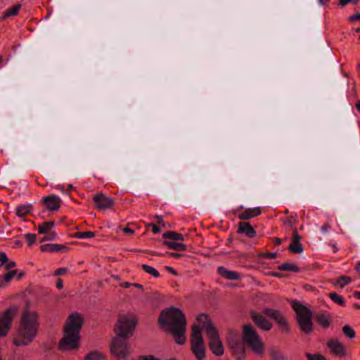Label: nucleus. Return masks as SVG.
<instances>
[{
    "label": "nucleus",
    "mask_w": 360,
    "mask_h": 360,
    "mask_svg": "<svg viewBox=\"0 0 360 360\" xmlns=\"http://www.w3.org/2000/svg\"><path fill=\"white\" fill-rule=\"evenodd\" d=\"M158 323L172 335L178 345L185 344L186 319L181 310L174 307L162 310L158 318Z\"/></svg>",
    "instance_id": "nucleus-1"
},
{
    "label": "nucleus",
    "mask_w": 360,
    "mask_h": 360,
    "mask_svg": "<svg viewBox=\"0 0 360 360\" xmlns=\"http://www.w3.org/2000/svg\"><path fill=\"white\" fill-rule=\"evenodd\" d=\"M84 321L81 314L77 312L70 314L64 326L63 337L58 343L60 351H69L79 346V333Z\"/></svg>",
    "instance_id": "nucleus-2"
},
{
    "label": "nucleus",
    "mask_w": 360,
    "mask_h": 360,
    "mask_svg": "<svg viewBox=\"0 0 360 360\" xmlns=\"http://www.w3.org/2000/svg\"><path fill=\"white\" fill-rule=\"evenodd\" d=\"M199 321H205L202 324V328L208 338V346L212 352L216 356H220L224 354V347L220 340L218 330L213 322L208 319L207 315L201 314L198 316Z\"/></svg>",
    "instance_id": "nucleus-3"
},
{
    "label": "nucleus",
    "mask_w": 360,
    "mask_h": 360,
    "mask_svg": "<svg viewBox=\"0 0 360 360\" xmlns=\"http://www.w3.org/2000/svg\"><path fill=\"white\" fill-rule=\"evenodd\" d=\"M291 306L295 312L300 330L304 334H311L314 330L311 311L298 301H293Z\"/></svg>",
    "instance_id": "nucleus-4"
},
{
    "label": "nucleus",
    "mask_w": 360,
    "mask_h": 360,
    "mask_svg": "<svg viewBox=\"0 0 360 360\" xmlns=\"http://www.w3.org/2000/svg\"><path fill=\"white\" fill-rule=\"evenodd\" d=\"M242 338L243 342L246 344L254 353L259 355L264 354V344L251 324L245 325L243 326Z\"/></svg>",
    "instance_id": "nucleus-5"
},
{
    "label": "nucleus",
    "mask_w": 360,
    "mask_h": 360,
    "mask_svg": "<svg viewBox=\"0 0 360 360\" xmlns=\"http://www.w3.org/2000/svg\"><path fill=\"white\" fill-rule=\"evenodd\" d=\"M226 340L236 359L237 360H244L245 359V347L244 343L241 342L239 332L235 329L229 330L226 334Z\"/></svg>",
    "instance_id": "nucleus-6"
},
{
    "label": "nucleus",
    "mask_w": 360,
    "mask_h": 360,
    "mask_svg": "<svg viewBox=\"0 0 360 360\" xmlns=\"http://www.w3.org/2000/svg\"><path fill=\"white\" fill-rule=\"evenodd\" d=\"M137 324V319L133 316L122 315L118 318L115 326L116 335L130 338Z\"/></svg>",
    "instance_id": "nucleus-7"
},
{
    "label": "nucleus",
    "mask_w": 360,
    "mask_h": 360,
    "mask_svg": "<svg viewBox=\"0 0 360 360\" xmlns=\"http://www.w3.org/2000/svg\"><path fill=\"white\" fill-rule=\"evenodd\" d=\"M191 351L198 360H202L205 357V346L202 337L201 329L199 326L194 325L192 327Z\"/></svg>",
    "instance_id": "nucleus-8"
},
{
    "label": "nucleus",
    "mask_w": 360,
    "mask_h": 360,
    "mask_svg": "<svg viewBox=\"0 0 360 360\" xmlns=\"http://www.w3.org/2000/svg\"><path fill=\"white\" fill-rule=\"evenodd\" d=\"M19 325L38 333L39 328V314L36 311L30 309L29 301L26 302L22 311Z\"/></svg>",
    "instance_id": "nucleus-9"
},
{
    "label": "nucleus",
    "mask_w": 360,
    "mask_h": 360,
    "mask_svg": "<svg viewBox=\"0 0 360 360\" xmlns=\"http://www.w3.org/2000/svg\"><path fill=\"white\" fill-rule=\"evenodd\" d=\"M19 325L38 333L39 328V314L36 311L30 309L29 301L26 302L22 311Z\"/></svg>",
    "instance_id": "nucleus-10"
},
{
    "label": "nucleus",
    "mask_w": 360,
    "mask_h": 360,
    "mask_svg": "<svg viewBox=\"0 0 360 360\" xmlns=\"http://www.w3.org/2000/svg\"><path fill=\"white\" fill-rule=\"evenodd\" d=\"M18 311L16 306H11L0 315V338L6 337L10 331L13 321Z\"/></svg>",
    "instance_id": "nucleus-11"
},
{
    "label": "nucleus",
    "mask_w": 360,
    "mask_h": 360,
    "mask_svg": "<svg viewBox=\"0 0 360 360\" xmlns=\"http://www.w3.org/2000/svg\"><path fill=\"white\" fill-rule=\"evenodd\" d=\"M37 335V332L19 325V328L15 332L13 342L17 347H22L30 345Z\"/></svg>",
    "instance_id": "nucleus-12"
},
{
    "label": "nucleus",
    "mask_w": 360,
    "mask_h": 360,
    "mask_svg": "<svg viewBox=\"0 0 360 360\" xmlns=\"http://www.w3.org/2000/svg\"><path fill=\"white\" fill-rule=\"evenodd\" d=\"M127 338L116 335L112 339L110 346V352L112 355L121 359L127 358L130 349V345L127 340Z\"/></svg>",
    "instance_id": "nucleus-13"
},
{
    "label": "nucleus",
    "mask_w": 360,
    "mask_h": 360,
    "mask_svg": "<svg viewBox=\"0 0 360 360\" xmlns=\"http://www.w3.org/2000/svg\"><path fill=\"white\" fill-rule=\"evenodd\" d=\"M262 313L269 317L271 319L275 321L281 331L283 333H289L290 328L289 323L286 318L282 314V313L277 309L264 308L262 310Z\"/></svg>",
    "instance_id": "nucleus-14"
},
{
    "label": "nucleus",
    "mask_w": 360,
    "mask_h": 360,
    "mask_svg": "<svg viewBox=\"0 0 360 360\" xmlns=\"http://www.w3.org/2000/svg\"><path fill=\"white\" fill-rule=\"evenodd\" d=\"M93 200L96 207L99 210L110 209L114 206L112 198L107 197L103 193L95 195Z\"/></svg>",
    "instance_id": "nucleus-15"
},
{
    "label": "nucleus",
    "mask_w": 360,
    "mask_h": 360,
    "mask_svg": "<svg viewBox=\"0 0 360 360\" xmlns=\"http://www.w3.org/2000/svg\"><path fill=\"white\" fill-rule=\"evenodd\" d=\"M326 345L333 354L340 357L346 356V348L338 339H330Z\"/></svg>",
    "instance_id": "nucleus-16"
},
{
    "label": "nucleus",
    "mask_w": 360,
    "mask_h": 360,
    "mask_svg": "<svg viewBox=\"0 0 360 360\" xmlns=\"http://www.w3.org/2000/svg\"><path fill=\"white\" fill-rule=\"evenodd\" d=\"M41 202L49 211L58 210L61 205V200L56 195L45 196L42 198Z\"/></svg>",
    "instance_id": "nucleus-17"
},
{
    "label": "nucleus",
    "mask_w": 360,
    "mask_h": 360,
    "mask_svg": "<svg viewBox=\"0 0 360 360\" xmlns=\"http://www.w3.org/2000/svg\"><path fill=\"white\" fill-rule=\"evenodd\" d=\"M301 237L298 234L297 229L293 230L292 242L288 249L290 252L295 254L302 253L303 252V245L300 243Z\"/></svg>",
    "instance_id": "nucleus-18"
},
{
    "label": "nucleus",
    "mask_w": 360,
    "mask_h": 360,
    "mask_svg": "<svg viewBox=\"0 0 360 360\" xmlns=\"http://www.w3.org/2000/svg\"><path fill=\"white\" fill-rule=\"evenodd\" d=\"M251 318L255 325L264 330H269L272 328V324L262 315L255 312L251 313Z\"/></svg>",
    "instance_id": "nucleus-19"
},
{
    "label": "nucleus",
    "mask_w": 360,
    "mask_h": 360,
    "mask_svg": "<svg viewBox=\"0 0 360 360\" xmlns=\"http://www.w3.org/2000/svg\"><path fill=\"white\" fill-rule=\"evenodd\" d=\"M315 319L316 322L324 329L328 328L333 321V316L330 314L321 311L315 314Z\"/></svg>",
    "instance_id": "nucleus-20"
},
{
    "label": "nucleus",
    "mask_w": 360,
    "mask_h": 360,
    "mask_svg": "<svg viewBox=\"0 0 360 360\" xmlns=\"http://www.w3.org/2000/svg\"><path fill=\"white\" fill-rule=\"evenodd\" d=\"M239 233H244L247 237L252 238L256 236V231L249 222H240L238 224Z\"/></svg>",
    "instance_id": "nucleus-21"
},
{
    "label": "nucleus",
    "mask_w": 360,
    "mask_h": 360,
    "mask_svg": "<svg viewBox=\"0 0 360 360\" xmlns=\"http://www.w3.org/2000/svg\"><path fill=\"white\" fill-rule=\"evenodd\" d=\"M261 214L260 207H254L246 209L238 215V218L242 220H248L252 217L259 216Z\"/></svg>",
    "instance_id": "nucleus-22"
},
{
    "label": "nucleus",
    "mask_w": 360,
    "mask_h": 360,
    "mask_svg": "<svg viewBox=\"0 0 360 360\" xmlns=\"http://www.w3.org/2000/svg\"><path fill=\"white\" fill-rule=\"evenodd\" d=\"M68 249V247L59 244H45L40 246L41 252H58Z\"/></svg>",
    "instance_id": "nucleus-23"
},
{
    "label": "nucleus",
    "mask_w": 360,
    "mask_h": 360,
    "mask_svg": "<svg viewBox=\"0 0 360 360\" xmlns=\"http://www.w3.org/2000/svg\"><path fill=\"white\" fill-rule=\"evenodd\" d=\"M271 360H288L287 356L276 347H271L269 349Z\"/></svg>",
    "instance_id": "nucleus-24"
},
{
    "label": "nucleus",
    "mask_w": 360,
    "mask_h": 360,
    "mask_svg": "<svg viewBox=\"0 0 360 360\" xmlns=\"http://www.w3.org/2000/svg\"><path fill=\"white\" fill-rule=\"evenodd\" d=\"M218 271L222 277L229 280H238L240 278V276L237 272L229 271L223 266H219L218 268Z\"/></svg>",
    "instance_id": "nucleus-25"
},
{
    "label": "nucleus",
    "mask_w": 360,
    "mask_h": 360,
    "mask_svg": "<svg viewBox=\"0 0 360 360\" xmlns=\"http://www.w3.org/2000/svg\"><path fill=\"white\" fill-rule=\"evenodd\" d=\"M18 270H12L8 271L3 276H0V288H5L12 280L14 276L16 275Z\"/></svg>",
    "instance_id": "nucleus-26"
},
{
    "label": "nucleus",
    "mask_w": 360,
    "mask_h": 360,
    "mask_svg": "<svg viewBox=\"0 0 360 360\" xmlns=\"http://www.w3.org/2000/svg\"><path fill=\"white\" fill-rule=\"evenodd\" d=\"M163 245L167 246L168 248L178 250V251H185L186 250V245L184 243H176V241H163Z\"/></svg>",
    "instance_id": "nucleus-27"
},
{
    "label": "nucleus",
    "mask_w": 360,
    "mask_h": 360,
    "mask_svg": "<svg viewBox=\"0 0 360 360\" xmlns=\"http://www.w3.org/2000/svg\"><path fill=\"white\" fill-rule=\"evenodd\" d=\"M32 208L33 206L31 204L18 206L16 208V215L18 216L19 217H25L27 214L30 213Z\"/></svg>",
    "instance_id": "nucleus-28"
},
{
    "label": "nucleus",
    "mask_w": 360,
    "mask_h": 360,
    "mask_svg": "<svg viewBox=\"0 0 360 360\" xmlns=\"http://www.w3.org/2000/svg\"><path fill=\"white\" fill-rule=\"evenodd\" d=\"M22 5L20 4H18L14 6L9 8L8 9L4 11V15L1 16V18L2 20H5L6 18H9L11 16L17 15Z\"/></svg>",
    "instance_id": "nucleus-29"
},
{
    "label": "nucleus",
    "mask_w": 360,
    "mask_h": 360,
    "mask_svg": "<svg viewBox=\"0 0 360 360\" xmlns=\"http://www.w3.org/2000/svg\"><path fill=\"white\" fill-rule=\"evenodd\" d=\"M278 269L280 271L299 272L300 268L294 263H283L278 266Z\"/></svg>",
    "instance_id": "nucleus-30"
},
{
    "label": "nucleus",
    "mask_w": 360,
    "mask_h": 360,
    "mask_svg": "<svg viewBox=\"0 0 360 360\" xmlns=\"http://www.w3.org/2000/svg\"><path fill=\"white\" fill-rule=\"evenodd\" d=\"M162 237L164 238L171 239L174 242L177 240L183 241L184 240V236L181 233H179L172 231L164 233Z\"/></svg>",
    "instance_id": "nucleus-31"
},
{
    "label": "nucleus",
    "mask_w": 360,
    "mask_h": 360,
    "mask_svg": "<svg viewBox=\"0 0 360 360\" xmlns=\"http://www.w3.org/2000/svg\"><path fill=\"white\" fill-rule=\"evenodd\" d=\"M54 226L53 221H46L39 225L38 232L39 233H44L49 231Z\"/></svg>",
    "instance_id": "nucleus-32"
},
{
    "label": "nucleus",
    "mask_w": 360,
    "mask_h": 360,
    "mask_svg": "<svg viewBox=\"0 0 360 360\" xmlns=\"http://www.w3.org/2000/svg\"><path fill=\"white\" fill-rule=\"evenodd\" d=\"M352 279L347 276H341L337 278L335 285H338L340 288H343L351 282Z\"/></svg>",
    "instance_id": "nucleus-33"
},
{
    "label": "nucleus",
    "mask_w": 360,
    "mask_h": 360,
    "mask_svg": "<svg viewBox=\"0 0 360 360\" xmlns=\"http://www.w3.org/2000/svg\"><path fill=\"white\" fill-rule=\"evenodd\" d=\"M84 360H105V357L101 353L91 352L86 355Z\"/></svg>",
    "instance_id": "nucleus-34"
},
{
    "label": "nucleus",
    "mask_w": 360,
    "mask_h": 360,
    "mask_svg": "<svg viewBox=\"0 0 360 360\" xmlns=\"http://www.w3.org/2000/svg\"><path fill=\"white\" fill-rule=\"evenodd\" d=\"M329 297L334 302L337 303L340 306H345V302L343 297L339 295L338 293L335 292H330L329 294Z\"/></svg>",
    "instance_id": "nucleus-35"
},
{
    "label": "nucleus",
    "mask_w": 360,
    "mask_h": 360,
    "mask_svg": "<svg viewBox=\"0 0 360 360\" xmlns=\"http://www.w3.org/2000/svg\"><path fill=\"white\" fill-rule=\"evenodd\" d=\"M342 333L346 337L349 338V339H353L356 336V333L354 330V329L348 325L343 326Z\"/></svg>",
    "instance_id": "nucleus-36"
},
{
    "label": "nucleus",
    "mask_w": 360,
    "mask_h": 360,
    "mask_svg": "<svg viewBox=\"0 0 360 360\" xmlns=\"http://www.w3.org/2000/svg\"><path fill=\"white\" fill-rule=\"evenodd\" d=\"M141 267L146 273L152 275L155 278H158L160 276L159 272L153 266H150L147 264H142Z\"/></svg>",
    "instance_id": "nucleus-37"
},
{
    "label": "nucleus",
    "mask_w": 360,
    "mask_h": 360,
    "mask_svg": "<svg viewBox=\"0 0 360 360\" xmlns=\"http://www.w3.org/2000/svg\"><path fill=\"white\" fill-rule=\"evenodd\" d=\"M74 236L77 238H94L95 236V233H94V232H92V231H86V232L78 231L75 233Z\"/></svg>",
    "instance_id": "nucleus-38"
},
{
    "label": "nucleus",
    "mask_w": 360,
    "mask_h": 360,
    "mask_svg": "<svg viewBox=\"0 0 360 360\" xmlns=\"http://www.w3.org/2000/svg\"><path fill=\"white\" fill-rule=\"evenodd\" d=\"M307 357L308 360H326V359L321 354H311L307 353Z\"/></svg>",
    "instance_id": "nucleus-39"
},
{
    "label": "nucleus",
    "mask_w": 360,
    "mask_h": 360,
    "mask_svg": "<svg viewBox=\"0 0 360 360\" xmlns=\"http://www.w3.org/2000/svg\"><path fill=\"white\" fill-rule=\"evenodd\" d=\"M26 240L29 246L32 245L36 240V235L34 233H27L25 236Z\"/></svg>",
    "instance_id": "nucleus-40"
},
{
    "label": "nucleus",
    "mask_w": 360,
    "mask_h": 360,
    "mask_svg": "<svg viewBox=\"0 0 360 360\" xmlns=\"http://www.w3.org/2000/svg\"><path fill=\"white\" fill-rule=\"evenodd\" d=\"M56 236V234L55 232H51L48 234V236L44 237L41 238L39 241V243H43L45 240H53Z\"/></svg>",
    "instance_id": "nucleus-41"
},
{
    "label": "nucleus",
    "mask_w": 360,
    "mask_h": 360,
    "mask_svg": "<svg viewBox=\"0 0 360 360\" xmlns=\"http://www.w3.org/2000/svg\"><path fill=\"white\" fill-rule=\"evenodd\" d=\"M349 2H352L354 4H357L356 0H340L338 2V5L343 7V6H345L346 5H347Z\"/></svg>",
    "instance_id": "nucleus-42"
},
{
    "label": "nucleus",
    "mask_w": 360,
    "mask_h": 360,
    "mask_svg": "<svg viewBox=\"0 0 360 360\" xmlns=\"http://www.w3.org/2000/svg\"><path fill=\"white\" fill-rule=\"evenodd\" d=\"M68 271L67 268H60L54 271V276H59L65 274Z\"/></svg>",
    "instance_id": "nucleus-43"
},
{
    "label": "nucleus",
    "mask_w": 360,
    "mask_h": 360,
    "mask_svg": "<svg viewBox=\"0 0 360 360\" xmlns=\"http://www.w3.org/2000/svg\"><path fill=\"white\" fill-rule=\"evenodd\" d=\"M0 262L1 264H4L8 262V257L5 252H0Z\"/></svg>",
    "instance_id": "nucleus-44"
},
{
    "label": "nucleus",
    "mask_w": 360,
    "mask_h": 360,
    "mask_svg": "<svg viewBox=\"0 0 360 360\" xmlns=\"http://www.w3.org/2000/svg\"><path fill=\"white\" fill-rule=\"evenodd\" d=\"M262 256L268 259H274L276 257L277 254L276 252H267L262 254Z\"/></svg>",
    "instance_id": "nucleus-45"
},
{
    "label": "nucleus",
    "mask_w": 360,
    "mask_h": 360,
    "mask_svg": "<svg viewBox=\"0 0 360 360\" xmlns=\"http://www.w3.org/2000/svg\"><path fill=\"white\" fill-rule=\"evenodd\" d=\"M357 20H360V13H357L349 17V22H354Z\"/></svg>",
    "instance_id": "nucleus-46"
},
{
    "label": "nucleus",
    "mask_w": 360,
    "mask_h": 360,
    "mask_svg": "<svg viewBox=\"0 0 360 360\" xmlns=\"http://www.w3.org/2000/svg\"><path fill=\"white\" fill-rule=\"evenodd\" d=\"M150 226L152 227V231L153 233H158L160 232V229L156 224H150Z\"/></svg>",
    "instance_id": "nucleus-47"
},
{
    "label": "nucleus",
    "mask_w": 360,
    "mask_h": 360,
    "mask_svg": "<svg viewBox=\"0 0 360 360\" xmlns=\"http://www.w3.org/2000/svg\"><path fill=\"white\" fill-rule=\"evenodd\" d=\"M63 287V282L61 278H58L56 281V288L59 290L62 289Z\"/></svg>",
    "instance_id": "nucleus-48"
},
{
    "label": "nucleus",
    "mask_w": 360,
    "mask_h": 360,
    "mask_svg": "<svg viewBox=\"0 0 360 360\" xmlns=\"http://www.w3.org/2000/svg\"><path fill=\"white\" fill-rule=\"evenodd\" d=\"M166 255L172 257H175V258H177V257H179L181 256V254L180 253H177V252H166Z\"/></svg>",
    "instance_id": "nucleus-49"
},
{
    "label": "nucleus",
    "mask_w": 360,
    "mask_h": 360,
    "mask_svg": "<svg viewBox=\"0 0 360 360\" xmlns=\"http://www.w3.org/2000/svg\"><path fill=\"white\" fill-rule=\"evenodd\" d=\"M165 269H166L167 271H168L169 272H170L173 275H174V276L177 275L176 271L175 269H174L172 267L169 266H166Z\"/></svg>",
    "instance_id": "nucleus-50"
},
{
    "label": "nucleus",
    "mask_w": 360,
    "mask_h": 360,
    "mask_svg": "<svg viewBox=\"0 0 360 360\" xmlns=\"http://www.w3.org/2000/svg\"><path fill=\"white\" fill-rule=\"evenodd\" d=\"M124 233L133 234L134 231L129 227H125L122 229Z\"/></svg>",
    "instance_id": "nucleus-51"
},
{
    "label": "nucleus",
    "mask_w": 360,
    "mask_h": 360,
    "mask_svg": "<svg viewBox=\"0 0 360 360\" xmlns=\"http://www.w3.org/2000/svg\"><path fill=\"white\" fill-rule=\"evenodd\" d=\"M15 266V262L11 261V262H8L7 264H6L5 268H6V269H10L14 267Z\"/></svg>",
    "instance_id": "nucleus-52"
},
{
    "label": "nucleus",
    "mask_w": 360,
    "mask_h": 360,
    "mask_svg": "<svg viewBox=\"0 0 360 360\" xmlns=\"http://www.w3.org/2000/svg\"><path fill=\"white\" fill-rule=\"evenodd\" d=\"M330 229V225L328 224V223H326L325 224H323V226L321 227V230L323 231V232H327L328 230Z\"/></svg>",
    "instance_id": "nucleus-53"
},
{
    "label": "nucleus",
    "mask_w": 360,
    "mask_h": 360,
    "mask_svg": "<svg viewBox=\"0 0 360 360\" xmlns=\"http://www.w3.org/2000/svg\"><path fill=\"white\" fill-rule=\"evenodd\" d=\"M284 224L285 225H288L289 226H292V218L291 217H288L285 221H284Z\"/></svg>",
    "instance_id": "nucleus-54"
},
{
    "label": "nucleus",
    "mask_w": 360,
    "mask_h": 360,
    "mask_svg": "<svg viewBox=\"0 0 360 360\" xmlns=\"http://www.w3.org/2000/svg\"><path fill=\"white\" fill-rule=\"evenodd\" d=\"M120 286L123 287V288H129V287L132 286V283H129V282H124V283H122L120 284Z\"/></svg>",
    "instance_id": "nucleus-55"
},
{
    "label": "nucleus",
    "mask_w": 360,
    "mask_h": 360,
    "mask_svg": "<svg viewBox=\"0 0 360 360\" xmlns=\"http://www.w3.org/2000/svg\"><path fill=\"white\" fill-rule=\"evenodd\" d=\"M139 360H159L158 359H155L151 356H144L141 358Z\"/></svg>",
    "instance_id": "nucleus-56"
},
{
    "label": "nucleus",
    "mask_w": 360,
    "mask_h": 360,
    "mask_svg": "<svg viewBox=\"0 0 360 360\" xmlns=\"http://www.w3.org/2000/svg\"><path fill=\"white\" fill-rule=\"evenodd\" d=\"M155 218L158 219V223L162 224V226H165V224H163L162 217L161 216L156 215Z\"/></svg>",
    "instance_id": "nucleus-57"
},
{
    "label": "nucleus",
    "mask_w": 360,
    "mask_h": 360,
    "mask_svg": "<svg viewBox=\"0 0 360 360\" xmlns=\"http://www.w3.org/2000/svg\"><path fill=\"white\" fill-rule=\"evenodd\" d=\"M281 242H282V240H281V238H279L278 237H276L274 238V243H275L276 245H279L281 244Z\"/></svg>",
    "instance_id": "nucleus-58"
},
{
    "label": "nucleus",
    "mask_w": 360,
    "mask_h": 360,
    "mask_svg": "<svg viewBox=\"0 0 360 360\" xmlns=\"http://www.w3.org/2000/svg\"><path fill=\"white\" fill-rule=\"evenodd\" d=\"M132 286H134L136 288H138L139 289L143 290V287L142 285L139 284V283H132Z\"/></svg>",
    "instance_id": "nucleus-59"
},
{
    "label": "nucleus",
    "mask_w": 360,
    "mask_h": 360,
    "mask_svg": "<svg viewBox=\"0 0 360 360\" xmlns=\"http://www.w3.org/2000/svg\"><path fill=\"white\" fill-rule=\"evenodd\" d=\"M25 276L24 271H20L19 274L17 275V278L18 280L21 279Z\"/></svg>",
    "instance_id": "nucleus-60"
},
{
    "label": "nucleus",
    "mask_w": 360,
    "mask_h": 360,
    "mask_svg": "<svg viewBox=\"0 0 360 360\" xmlns=\"http://www.w3.org/2000/svg\"><path fill=\"white\" fill-rule=\"evenodd\" d=\"M272 276L278 278H282L283 275L281 273L274 272L271 274Z\"/></svg>",
    "instance_id": "nucleus-61"
},
{
    "label": "nucleus",
    "mask_w": 360,
    "mask_h": 360,
    "mask_svg": "<svg viewBox=\"0 0 360 360\" xmlns=\"http://www.w3.org/2000/svg\"><path fill=\"white\" fill-rule=\"evenodd\" d=\"M354 296L360 300V292L359 291H354Z\"/></svg>",
    "instance_id": "nucleus-62"
},
{
    "label": "nucleus",
    "mask_w": 360,
    "mask_h": 360,
    "mask_svg": "<svg viewBox=\"0 0 360 360\" xmlns=\"http://www.w3.org/2000/svg\"><path fill=\"white\" fill-rule=\"evenodd\" d=\"M330 0H319V2L321 5H324L325 4L329 2Z\"/></svg>",
    "instance_id": "nucleus-63"
},
{
    "label": "nucleus",
    "mask_w": 360,
    "mask_h": 360,
    "mask_svg": "<svg viewBox=\"0 0 360 360\" xmlns=\"http://www.w3.org/2000/svg\"><path fill=\"white\" fill-rule=\"evenodd\" d=\"M356 108L357 110L359 111V112L360 113V101L356 103Z\"/></svg>",
    "instance_id": "nucleus-64"
}]
</instances>
